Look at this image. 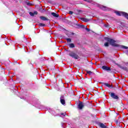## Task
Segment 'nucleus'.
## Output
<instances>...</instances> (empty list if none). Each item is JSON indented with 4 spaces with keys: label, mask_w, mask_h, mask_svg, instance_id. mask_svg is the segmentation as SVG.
Masks as SVG:
<instances>
[{
    "label": "nucleus",
    "mask_w": 128,
    "mask_h": 128,
    "mask_svg": "<svg viewBox=\"0 0 128 128\" xmlns=\"http://www.w3.org/2000/svg\"><path fill=\"white\" fill-rule=\"evenodd\" d=\"M78 108L80 110H82V108H84V104L83 103V102H80L78 105Z\"/></svg>",
    "instance_id": "obj_4"
},
{
    "label": "nucleus",
    "mask_w": 128,
    "mask_h": 128,
    "mask_svg": "<svg viewBox=\"0 0 128 128\" xmlns=\"http://www.w3.org/2000/svg\"><path fill=\"white\" fill-rule=\"evenodd\" d=\"M51 14H52V16H54V18H58V16H59L58 14H56L54 12H52Z\"/></svg>",
    "instance_id": "obj_9"
},
{
    "label": "nucleus",
    "mask_w": 128,
    "mask_h": 128,
    "mask_svg": "<svg viewBox=\"0 0 128 128\" xmlns=\"http://www.w3.org/2000/svg\"><path fill=\"white\" fill-rule=\"evenodd\" d=\"M68 46L71 48H74V44H68Z\"/></svg>",
    "instance_id": "obj_12"
},
{
    "label": "nucleus",
    "mask_w": 128,
    "mask_h": 128,
    "mask_svg": "<svg viewBox=\"0 0 128 128\" xmlns=\"http://www.w3.org/2000/svg\"><path fill=\"white\" fill-rule=\"evenodd\" d=\"M104 85L106 86H108V88H112V86L110 85V84H108V83H105Z\"/></svg>",
    "instance_id": "obj_13"
},
{
    "label": "nucleus",
    "mask_w": 128,
    "mask_h": 128,
    "mask_svg": "<svg viewBox=\"0 0 128 128\" xmlns=\"http://www.w3.org/2000/svg\"><path fill=\"white\" fill-rule=\"evenodd\" d=\"M40 18L42 20H48V19L45 16H40Z\"/></svg>",
    "instance_id": "obj_10"
},
{
    "label": "nucleus",
    "mask_w": 128,
    "mask_h": 128,
    "mask_svg": "<svg viewBox=\"0 0 128 128\" xmlns=\"http://www.w3.org/2000/svg\"><path fill=\"white\" fill-rule=\"evenodd\" d=\"M27 4H28V6H32V3H30V2H28Z\"/></svg>",
    "instance_id": "obj_21"
},
{
    "label": "nucleus",
    "mask_w": 128,
    "mask_h": 128,
    "mask_svg": "<svg viewBox=\"0 0 128 128\" xmlns=\"http://www.w3.org/2000/svg\"><path fill=\"white\" fill-rule=\"evenodd\" d=\"M102 68L104 70H110V67H108L106 66H102Z\"/></svg>",
    "instance_id": "obj_6"
},
{
    "label": "nucleus",
    "mask_w": 128,
    "mask_h": 128,
    "mask_svg": "<svg viewBox=\"0 0 128 128\" xmlns=\"http://www.w3.org/2000/svg\"><path fill=\"white\" fill-rule=\"evenodd\" d=\"M69 14H74V12H73L72 11H70V12H69Z\"/></svg>",
    "instance_id": "obj_23"
},
{
    "label": "nucleus",
    "mask_w": 128,
    "mask_h": 128,
    "mask_svg": "<svg viewBox=\"0 0 128 128\" xmlns=\"http://www.w3.org/2000/svg\"><path fill=\"white\" fill-rule=\"evenodd\" d=\"M122 48H124L125 50H128V46H122Z\"/></svg>",
    "instance_id": "obj_18"
},
{
    "label": "nucleus",
    "mask_w": 128,
    "mask_h": 128,
    "mask_svg": "<svg viewBox=\"0 0 128 128\" xmlns=\"http://www.w3.org/2000/svg\"><path fill=\"white\" fill-rule=\"evenodd\" d=\"M66 40L68 42H72V40H70V38H66Z\"/></svg>",
    "instance_id": "obj_16"
},
{
    "label": "nucleus",
    "mask_w": 128,
    "mask_h": 128,
    "mask_svg": "<svg viewBox=\"0 0 128 128\" xmlns=\"http://www.w3.org/2000/svg\"><path fill=\"white\" fill-rule=\"evenodd\" d=\"M105 40H107L108 42H110L111 46H118V44H116V40L110 38H105Z\"/></svg>",
    "instance_id": "obj_1"
},
{
    "label": "nucleus",
    "mask_w": 128,
    "mask_h": 128,
    "mask_svg": "<svg viewBox=\"0 0 128 128\" xmlns=\"http://www.w3.org/2000/svg\"><path fill=\"white\" fill-rule=\"evenodd\" d=\"M39 26H44V24L40 23L39 24Z\"/></svg>",
    "instance_id": "obj_19"
},
{
    "label": "nucleus",
    "mask_w": 128,
    "mask_h": 128,
    "mask_svg": "<svg viewBox=\"0 0 128 128\" xmlns=\"http://www.w3.org/2000/svg\"><path fill=\"white\" fill-rule=\"evenodd\" d=\"M116 124H118V121H116Z\"/></svg>",
    "instance_id": "obj_26"
},
{
    "label": "nucleus",
    "mask_w": 128,
    "mask_h": 128,
    "mask_svg": "<svg viewBox=\"0 0 128 128\" xmlns=\"http://www.w3.org/2000/svg\"><path fill=\"white\" fill-rule=\"evenodd\" d=\"M30 16H34V13H32V12H30Z\"/></svg>",
    "instance_id": "obj_20"
},
{
    "label": "nucleus",
    "mask_w": 128,
    "mask_h": 128,
    "mask_svg": "<svg viewBox=\"0 0 128 128\" xmlns=\"http://www.w3.org/2000/svg\"><path fill=\"white\" fill-rule=\"evenodd\" d=\"M80 20H82V22H88L90 21V19H88L86 18H81Z\"/></svg>",
    "instance_id": "obj_7"
},
{
    "label": "nucleus",
    "mask_w": 128,
    "mask_h": 128,
    "mask_svg": "<svg viewBox=\"0 0 128 128\" xmlns=\"http://www.w3.org/2000/svg\"><path fill=\"white\" fill-rule=\"evenodd\" d=\"M102 10H106V6H102Z\"/></svg>",
    "instance_id": "obj_25"
},
{
    "label": "nucleus",
    "mask_w": 128,
    "mask_h": 128,
    "mask_svg": "<svg viewBox=\"0 0 128 128\" xmlns=\"http://www.w3.org/2000/svg\"><path fill=\"white\" fill-rule=\"evenodd\" d=\"M78 26H79V28H85L86 26H84V25H80V24H78Z\"/></svg>",
    "instance_id": "obj_11"
},
{
    "label": "nucleus",
    "mask_w": 128,
    "mask_h": 128,
    "mask_svg": "<svg viewBox=\"0 0 128 128\" xmlns=\"http://www.w3.org/2000/svg\"><path fill=\"white\" fill-rule=\"evenodd\" d=\"M33 14H34H34H38V12L36 11Z\"/></svg>",
    "instance_id": "obj_24"
},
{
    "label": "nucleus",
    "mask_w": 128,
    "mask_h": 128,
    "mask_svg": "<svg viewBox=\"0 0 128 128\" xmlns=\"http://www.w3.org/2000/svg\"><path fill=\"white\" fill-rule=\"evenodd\" d=\"M98 126H100V128H108V126H105V124L102 123H100L98 124Z\"/></svg>",
    "instance_id": "obj_8"
},
{
    "label": "nucleus",
    "mask_w": 128,
    "mask_h": 128,
    "mask_svg": "<svg viewBox=\"0 0 128 128\" xmlns=\"http://www.w3.org/2000/svg\"><path fill=\"white\" fill-rule=\"evenodd\" d=\"M85 28L86 30H88V32H90V29L86 28V26H85Z\"/></svg>",
    "instance_id": "obj_22"
},
{
    "label": "nucleus",
    "mask_w": 128,
    "mask_h": 128,
    "mask_svg": "<svg viewBox=\"0 0 128 128\" xmlns=\"http://www.w3.org/2000/svg\"><path fill=\"white\" fill-rule=\"evenodd\" d=\"M104 46H108V42H106L104 44Z\"/></svg>",
    "instance_id": "obj_17"
},
{
    "label": "nucleus",
    "mask_w": 128,
    "mask_h": 128,
    "mask_svg": "<svg viewBox=\"0 0 128 128\" xmlns=\"http://www.w3.org/2000/svg\"><path fill=\"white\" fill-rule=\"evenodd\" d=\"M60 102L62 104H66V101H64V100L61 99Z\"/></svg>",
    "instance_id": "obj_14"
},
{
    "label": "nucleus",
    "mask_w": 128,
    "mask_h": 128,
    "mask_svg": "<svg viewBox=\"0 0 128 128\" xmlns=\"http://www.w3.org/2000/svg\"><path fill=\"white\" fill-rule=\"evenodd\" d=\"M116 14H117V16H125V18H126L128 20V14L127 13H126L124 12H116Z\"/></svg>",
    "instance_id": "obj_3"
},
{
    "label": "nucleus",
    "mask_w": 128,
    "mask_h": 128,
    "mask_svg": "<svg viewBox=\"0 0 128 128\" xmlns=\"http://www.w3.org/2000/svg\"><path fill=\"white\" fill-rule=\"evenodd\" d=\"M110 96H111L112 98H114L115 100H118V96H116L114 93H110Z\"/></svg>",
    "instance_id": "obj_5"
},
{
    "label": "nucleus",
    "mask_w": 128,
    "mask_h": 128,
    "mask_svg": "<svg viewBox=\"0 0 128 128\" xmlns=\"http://www.w3.org/2000/svg\"><path fill=\"white\" fill-rule=\"evenodd\" d=\"M86 72H87V74H90V75L92 74V72L90 71H88V70H87Z\"/></svg>",
    "instance_id": "obj_15"
},
{
    "label": "nucleus",
    "mask_w": 128,
    "mask_h": 128,
    "mask_svg": "<svg viewBox=\"0 0 128 128\" xmlns=\"http://www.w3.org/2000/svg\"><path fill=\"white\" fill-rule=\"evenodd\" d=\"M69 56H71V58H75V60H78L80 58L78 56V55L74 52H70L69 53Z\"/></svg>",
    "instance_id": "obj_2"
}]
</instances>
